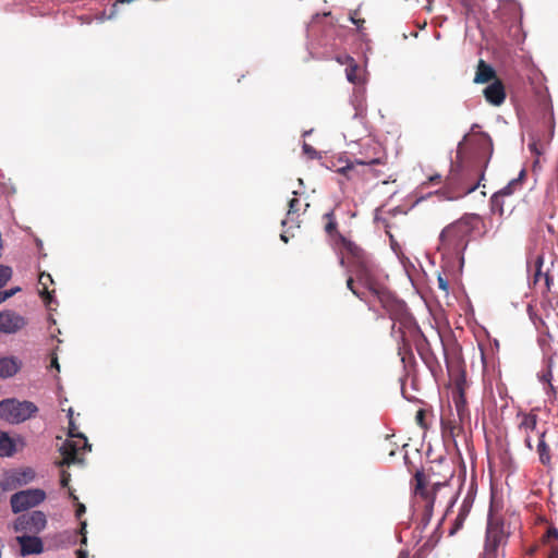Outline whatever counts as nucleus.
<instances>
[{
    "label": "nucleus",
    "mask_w": 558,
    "mask_h": 558,
    "mask_svg": "<svg viewBox=\"0 0 558 558\" xmlns=\"http://www.w3.org/2000/svg\"><path fill=\"white\" fill-rule=\"evenodd\" d=\"M339 240L352 255L353 263L351 269L359 282L369 291L372 302L378 301L395 323L399 322L402 325L411 324L413 317L408 310L407 303L386 288L385 280L388 276L375 264L371 255L349 239L339 235Z\"/></svg>",
    "instance_id": "1"
},
{
    "label": "nucleus",
    "mask_w": 558,
    "mask_h": 558,
    "mask_svg": "<svg viewBox=\"0 0 558 558\" xmlns=\"http://www.w3.org/2000/svg\"><path fill=\"white\" fill-rule=\"evenodd\" d=\"M480 222V216L475 214L465 215L459 220L450 223L439 234L440 245L438 251L442 254L445 269L453 271L452 256L458 257V271L461 272L464 265V252L468 248L470 238Z\"/></svg>",
    "instance_id": "2"
},
{
    "label": "nucleus",
    "mask_w": 558,
    "mask_h": 558,
    "mask_svg": "<svg viewBox=\"0 0 558 558\" xmlns=\"http://www.w3.org/2000/svg\"><path fill=\"white\" fill-rule=\"evenodd\" d=\"M466 137L468 134H465L458 144L457 161L454 162L452 159L450 161V171L446 178V187L437 191V193L442 195L447 201H457L474 192L480 186L481 180L484 179L483 170L464 165L461 159L462 146Z\"/></svg>",
    "instance_id": "3"
},
{
    "label": "nucleus",
    "mask_w": 558,
    "mask_h": 558,
    "mask_svg": "<svg viewBox=\"0 0 558 558\" xmlns=\"http://www.w3.org/2000/svg\"><path fill=\"white\" fill-rule=\"evenodd\" d=\"M38 412L37 405L27 400L7 398L0 401V418L10 424H20Z\"/></svg>",
    "instance_id": "4"
},
{
    "label": "nucleus",
    "mask_w": 558,
    "mask_h": 558,
    "mask_svg": "<svg viewBox=\"0 0 558 558\" xmlns=\"http://www.w3.org/2000/svg\"><path fill=\"white\" fill-rule=\"evenodd\" d=\"M495 19L508 31L509 36L518 38L522 31L523 10L515 0L502 1L494 12Z\"/></svg>",
    "instance_id": "5"
},
{
    "label": "nucleus",
    "mask_w": 558,
    "mask_h": 558,
    "mask_svg": "<svg viewBox=\"0 0 558 558\" xmlns=\"http://www.w3.org/2000/svg\"><path fill=\"white\" fill-rule=\"evenodd\" d=\"M46 492L41 488H27L11 495L10 506L14 514H20L37 507L46 499Z\"/></svg>",
    "instance_id": "6"
},
{
    "label": "nucleus",
    "mask_w": 558,
    "mask_h": 558,
    "mask_svg": "<svg viewBox=\"0 0 558 558\" xmlns=\"http://www.w3.org/2000/svg\"><path fill=\"white\" fill-rule=\"evenodd\" d=\"M415 478V488L414 493L426 500V505L424 508L423 515L421 518V521L417 525V529H420L421 532H423L427 525L429 524L432 517H433V510L435 505V497L429 494V490H427V480L425 476V473L423 470H417L414 474Z\"/></svg>",
    "instance_id": "7"
},
{
    "label": "nucleus",
    "mask_w": 558,
    "mask_h": 558,
    "mask_svg": "<svg viewBox=\"0 0 558 558\" xmlns=\"http://www.w3.org/2000/svg\"><path fill=\"white\" fill-rule=\"evenodd\" d=\"M47 526V517L40 510L20 513L13 522V530L15 532H29L39 534Z\"/></svg>",
    "instance_id": "8"
},
{
    "label": "nucleus",
    "mask_w": 558,
    "mask_h": 558,
    "mask_svg": "<svg viewBox=\"0 0 558 558\" xmlns=\"http://www.w3.org/2000/svg\"><path fill=\"white\" fill-rule=\"evenodd\" d=\"M353 257H351L350 255H347V257L344 255L339 256V265L345 268L347 272L349 274V277L347 279V287L356 298L365 302L368 305L369 310H373L372 295L369 291L359 282L355 274L351 269Z\"/></svg>",
    "instance_id": "9"
},
{
    "label": "nucleus",
    "mask_w": 558,
    "mask_h": 558,
    "mask_svg": "<svg viewBox=\"0 0 558 558\" xmlns=\"http://www.w3.org/2000/svg\"><path fill=\"white\" fill-rule=\"evenodd\" d=\"M505 536L504 524L494 521L490 517L487 520L483 557L496 558L497 549Z\"/></svg>",
    "instance_id": "10"
},
{
    "label": "nucleus",
    "mask_w": 558,
    "mask_h": 558,
    "mask_svg": "<svg viewBox=\"0 0 558 558\" xmlns=\"http://www.w3.org/2000/svg\"><path fill=\"white\" fill-rule=\"evenodd\" d=\"M16 541L20 545V555L22 557L31 556V555H39L44 551V543L43 539L34 535H20L16 537Z\"/></svg>",
    "instance_id": "11"
},
{
    "label": "nucleus",
    "mask_w": 558,
    "mask_h": 558,
    "mask_svg": "<svg viewBox=\"0 0 558 558\" xmlns=\"http://www.w3.org/2000/svg\"><path fill=\"white\" fill-rule=\"evenodd\" d=\"M25 324V318L13 311L0 312V331L3 333H15Z\"/></svg>",
    "instance_id": "12"
},
{
    "label": "nucleus",
    "mask_w": 558,
    "mask_h": 558,
    "mask_svg": "<svg viewBox=\"0 0 558 558\" xmlns=\"http://www.w3.org/2000/svg\"><path fill=\"white\" fill-rule=\"evenodd\" d=\"M484 97L493 106H500L506 99V89L501 81L496 80L484 88Z\"/></svg>",
    "instance_id": "13"
},
{
    "label": "nucleus",
    "mask_w": 558,
    "mask_h": 558,
    "mask_svg": "<svg viewBox=\"0 0 558 558\" xmlns=\"http://www.w3.org/2000/svg\"><path fill=\"white\" fill-rule=\"evenodd\" d=\"M80 450L81 448L75 441L66 440L60 448V453L63 457L61 465L70 466L74 464H82L84 459L78 457Z\"/></svg>",
    "instance_id": "14"
},
{
    "label": "nucleus",
    "mask_w": 558,
    "mask_h": 558,
    "mask_svg": "<svg viewBox=\"0 0 558 558\" xmlns=\"http://www.w3.org/2000/svg\"><path fill=\"white\" fill-rule=\"evenodd\" d=\"M365 87L356 86L354 88L353 95L351 97V105L354 108L353 119H363L366 114V97H365Z\"/></svg>",
    "instance_id": "15"
},
{
    "label": "nucleus",
    "mask_w": 558,
    "mask_h": 558,
    "mask_svg": "<svg viewBox=\"0 0 558 558\" xmlns=\"http://www.w3.org/2000/svg\"><path fill=\"white\" fill-rule=\"evenodd\" d=\"M543 263H544L543 255H537L536 258H535V268L536 269H535V275H534V282H537L538 279L542 276H544L546 289L549 291L551 286L554 284V279H555V276H556L557 266H555V262H553L551 263V268L547 269L543 274V271H542Z\"/></svg>",
    "instance_id": "16"
},
{
    "label": "nucleus",
    "mask_w": 558,
    "mask_h": 558,
    "mask_svg": "<svg viewBox=\"0 0 558 558\" xmlns=\"http://www.w3.org/2000/svg\"><path fill=\"white\" fill-rule=\"evenodd\" d=\"M22 367L20 359L14 356L0 357V378L13 377Z\"/></svg>",
    "instance_id": "17"
},
{
    "label": "nucleus",
    "mask_w": 558,
    "mask_h": 558,
    "mask_svg": "<svg viewBox=\"0 0 558 558\" xmlns=\"http://www.w3.org/2000/svg\"><path fill=\"white\" fill-rule=\"evenodd\" d=\"M52 277L50 274L43 271L39 275L38 283L41 286V289L39 290V295L45 302L46 306L51 308L52 304H57V299L52 292L48 291V283H52Z\"/></svg>",
    "instance_id": "18"
},
{
    "label": "nucleus",
    "mask_w": 558,
    "mask_h": 558,
    "mask_svg": "<svg viewBox=\"0 0 558 558\" xmlns=\"http://www.w3.org/2000/svg\"><path fill=\"white\" fill-rule=\"evenodd\" d=\"M325 231L328 235L333 238L335 246H336V250L338 251L339 256L344 255V253H345L347 255H350L352 257V255L348 252V250L345 248L343 243L339 240V235L344 239H347V238L337 231V221L336 220L328 221L325 226Z\"/></svg>",
    "instance_id": "19"
},
{
    "label": "nucleus",
    "mask_w": 558,
    "mask_h": 558,
    "mask_svg": "<svg viewBox=\"0 0 558 558\" xmlns=\"http://www.w3.org/2000/svg\"><path fill=\"white\" fill-rule=\"evenodd\" d=\"M453 403L456 407L457 414L460 420L463 418L465 415L468 408H466V398L464 393V389L461 383L457 384L456 390L453 391Z\"/></svg>",
    "instance_id": "20"
},
{
    "label": "nucleus",
    "mask_w": 558,
    "mask_h": 558,
    "mask_svg": "<svg viewBox=\"0 0 558 558\" xmlns=\"http://www.w3.org/2000/svg\"><path fill=\"white\" fill-rule=\"evenodd\" d=\"M495 75V70L486 64L483 60L480 61L478 70L475 74L474 82L477 84H484L489 82Z\"/></svg>",
    "instance_id": "21"
},
{
    "label": "nucleus",
    "mask_w": 558,
    "mask_h": 558,
    "mask_svg": "<svg viewBox=\"0 0 558 558\" xmlns=\"http://www.w3.org/2000/svg\"><path fill=\"white\" fill-rule=\"evenodd\" d=\"M543 369L537 373V378L543 384H549L553 380L554 360L547 356L543 360Z\"/></svg>",
    "instance_id": "22"
},
{
    "label": "nucleus",
    "mask_w": 558,
    "mask_h": 558,
    "mask_svg": "<svg viewBox=\"0 0 558 558\" xmlns=\"http://www.w3.org/2000/svg\"><path fill=\"white\" fill-rule=\"evenodd\" d=\"M15 442L8 434H0V456L11 457L15 452Z\"/></svg>",
    "instance_id": "23"
},
{
    "label": "nucleus",
    "mask_w": 558,
    "mask_h": 558,
    "mask_svg": "<svg viewBox=\"0 0 558 558\" xmlns=\"http://www.w3.org/2000/svg\"><path fill=\"white\" fill-rule=\"evenodd\" d=\"M522 415V421L519 424L520 429L534 430L537 426V415L533 413H518Z\"/></svg>",
    "instance_id": "24"
},
{
    "label": "nucleus",
    "mask_w": 558,
    "mask_h": 558,
    "mask_svg": "<svg viewBox=\"0 0 558 558\" xmlns=\"http://www.w3.org/2000/svg\"><path fill=\"white\" fill-rule=\"evenodd\" d=\"M72 414H73V410L72 409H69V417H70V421H69V436L70 437H77V438H81L83 440V449L87 450V451H90L92 450V445L88 442L86 436L82 433H76L74 434V429L76 428L75 427V424L73 423L72 421Z\"/></svg>",
    "instance_id": "25"
},
{
    "label": "nucleus",
    "mask_w": 558,
    "mask_h": 558,
    "mask_svg": "<svg viewBox=\"0 0 558 558\" xmlns=\"http://www.w3.org/2000/svg\"><path fill=\"white\" fill-rule=\"evenodd\" d=\"M537 453L542 464L548 465L550 463L549 446L544 439H538Z\"/></svg>",
    "instance_id": "26"
},
{
    "label": "nucleus",
    "mask_w": 558,
    "mask_h": 558,
    "mask_svg": "<svg viewBox=\"0 0 558 558\" xmlns=\"http://www.w3.org/2000/svg\"><path fill=\"white\" fill-rule=\"evenodd\" d=\"M345 61L349 63L348 68L345 69L347 80L350 83L355 84L356 81H357L356 71H357L359 65L356 64L354 59L352 57H350V56H345Z\"/></svg>",
    "instance_id": "27"
},
{
    "label": "nucleus",
    "mask_w": 558,
    "mask_h": 558,
    "mask_svg": "<svg viewBox=\"0 0 558 558\" xmlns=\"http://www.w3.org/2000/svg\"><path fill=\"white\" fill-rule=\"evenodd\" d=\"M469 513V508L466 507L465 502L460 508L459 514L457 515L453 526L450 529L449 534L453 535L458 530H460L463 525V522L465 520V517Z\"/></svg>",
    "instance_id": "28"
},
{
    "label": "nucleus",
    "mask_w": 558,
    "mask_h": 558,
    "mask_svg": "<svg viewBox=\"0 0 558 558\" xmlns=\"http://www.w3.org/2000/svg\"><path fill=\"white\" fill-rule=\"evenodd\" d=\"M490 209L494 214H504V196H501L498 192H495L490 197Z\"/></svg>",
    "instance_id": "29"
},
{
    "label": "nucleus",
    "mask_w": 558,
    "mask_h": 558,
    "mask_svg": "<svg viewBox=\"0 0 558 558\" xmlns=\"http://www.w3.org/2000/svg\"><path fill=\"white\" fill-rule=\"evenodd\" d=\"M35 477V472L33 469L31 468H27L25 470H23L19 476L16 477V481L19 484H27L29 483L31 481H33Z\"/></svg>",
    "instance_id": "30"
},
{
    "label": "nucleus",
    "mask_w": 558,
    "mask_h": 558,
    "mask_svg": "<svg viewBox=\"0 0 558 558\" xmlns=\"http://www.w3.org/2000/svg\"><path fill=\"white\" fill-rule=\"evenodd\" d=\"M12 277V268L0 265V289L3 288Z\"/></svg>",
    "instance_id": "31"
},
{
    "label": "nucleus",
    "mask_w": 558,
    "mask_h": 558,
    "mask_svg": "<svg viewBox=\"0 0 558 558\" xmlns=\"http://www.w3.org/2000/svg\"><path fill=\"white\" fill-rule=\"evenodd\" d=\"M519 187V180H511L509 183L497 191L501 196H509L511 195Z\"/></svg>",
    "instance_id": "32"
},
{
    "label": "nucleus",
    "mask_w": 558,
    "mask_h": 558,
    "mask_svg": "<svg viewBox=\"0 0 558 558\" xmlns=\"http://www.w3.org/2000/svg\"><path fill=\"white\" fill-rule=\"evenodd\" d=\"M302 149H303V153L305 155H307V157L310 159H316V158H319V153L313 147L311 146L310 144H307L306 142L303 143L302 145Z\"/></svg>",
    "instance_id": "33"
},
{
    "label": "nucleus",
    "mask_w": 558,
    "mask_h": 558,
    "mask_svg": "<svg viewBox=\"0 0 558 558\" xmlns=\"http://www.w3.org/2000/svg\"><path fill=\"white\" fill-rule=\"evenodd\" d=\"M70 497L76 501L75 517L80 519L86 512V507L84 504L77 501V497L73 493H70Z\"/></svg>",
    "instance_id": "34"
},
{
    "label": "nucleus",
    "mask_w": 558,
    "mask_h": 558,
    "mask_svg": "<svg viewBox=\"0 0 558 558\" xmlns=\"http://www.w3.org/2000/svg\"><path fill=\"white\" fill-rule=\"evenodd\" d=\"M546 542L558 541V529L549 526L544 535Z\"/></svg>",
    "instance_id": "35"
},
{
    "label": "nucleus",
    "mask_w": 558,
    "mask_h": 558,
    "mask_svg": "<svg viewBox=\"0 0 558 558\" xmlns=\"http://www.w3.org/2000/svg\"><path fill=\"white\" fill-rule=\"evenodd\" d=\"M438 288L445 292H448L449 290V281L448 279L442 275L438 274L437 277Z\"/></svg>",
    "instance_id": "36"
},
{
    "label": "nucleus",
    "mask_w": 558,
    "mask_h": 558,
    "mask_svg": "<svg viewBox=\"0 0 558 558\" xmlns=\"http://www.w3.org/2000/svg\"><path fill=\"white\" fill-rule=\"evenodd\" d=\"M20 291H21L20 287H13L11 289L1 291V295L3 298V301H7L8 299L12 298L13 295H15Z\"/></svg>",
    "instance_id": "37"
},
{
    "label": "nucleus",
    "mask_w": 558,
    "mask_h": 558,
    "mask_svg": "<svg viewBox=\"0 0 558 558\" xmlns=\"http://www.w3.org/2000/svg\"><path fill=\"white\" fill-rule=\"evenodd\" d=\"M357 11L350 12L349 20L352 24L356 25L357 28H361L364 20L363 19H356Z\"/></svg>",
    "instance_id": "38"
},
{
    "label": "nucleus",
    "mask_w": 558,
    "mask_h": 558,
    "mask_svg": "<svg viewBox=\"0 0 558 558\" xmlns=\"http://www.w3.org/2000/svg\"><path fill=\"white\" fill-rule=\"evenodd\" d=\"M300 202L298 198H292L290 202H289V210H288V216L290 215H293L295 213H298Z\"/></svg>",
    "instance_id": "39"
},
{
    "label": "nucleus",
    "mask_w": 558,
    "mask_h": 558,
    "mask_svg": "<svg viewBox=\"0 0 558 558\" xmlns=\"http://www.w3.org/2000/svg\"><path fill=\"white\" fill-rule=\"evenodd\" d=\"M51 369L54 368L57 372H60V364L58 361V356L56 352H52L50 355V366Z\"/></svg>",
    "instance_id": "40"
},
{
    "label": "nucleus",
    "mask_w": 558,
    "mask_h": 558,
    "mask_svg": "<svg viewBox=\"0 0 558 558\" xmlns=\"http://www.w3.org/2000/svg\"><path fill=\"white\" fill-rule=\"evenodd\" d=\"M415 420L417 424L422 427H425V412L424 410H418L415 415Z\"/></svg>",
    "instance_id": "41"
},
{
    "label": "nucleus",
    "mask_w": 558,
    "mask_h": 558,
    "mask_svg": "<svg viewBox=\"0 0 558 558\" xmlns=\"http://www.w3.org/2000/svg\"><path fill=\"white\" fill-rule=\"evenodd\" d=\"M355 162L357 165H362V166H373V165H378L380 162V160L378 158H373V159H369V160L356 159Z\"/></svg>",
    "instance_id": "42"
},
{
    "label": "nucleus",
    "mask_w": 558,
    "mask_h": 558,
    "mask_svg": "<svg viewBox=\"0 0 558 558\" xmlns=\"http://www.w3.org/2000/svg\"><path fill=\"white\" fill-rule=\"evenodd\" d=\"M527 147L531 150V153H533L537 156L542 154L537 147V142L534 138H532V141L529 143Z\"/></svg>",
    "instance_id": "43"
},
{
    "label": "nucleus",
    "mask_w": 558,
    "mask_h": 558,
    "mask_svg": "<svg viewBox=\"0 0 558 558\" xmlns=\"http://www.w3.org/2000/svg\"><path fill=\"white\" fill-rule=\"evenodd\" d=\"M69 482H70V474L66 473L65 471H63L61 473V480H60L61 486L66 487L69 485Z\"/></svg>",
    "instance_id": "44"
},
{
    "label": "nucleus",
    "mask_w": 558,
    "mask_h": 558,
    "mask_svg": "<svg viewBox=\"0 0 558 558\" xmlns=\"http://www.w3.org/2000/svg\"><path fill=\"white\" fill-rule=\"evenodd\" d=\"M544 391L546 395H555L556 393V387L549 381V384H544Z\"/></svg>",
    "instance_id": "45"
},
{
    "label": "nucleus",
    "mask_w": 558,
    "mask_h": 558,
    "mask_svg": "<svg viewBox=\"0 0 558 558\" xmlns=\"http://www.w3.org/2000/svg\"><path fill=\"white\" fill-rule=\"evenodd\" d=\"M444 486L442 483L437 482L432 485V492L429 494L436 498L437 492Z\"/></svg>",
    "instance_id": "46"
},
{
    "label": "nucleus",
    "mask_w": 558,
    "mask_h": 558,
    "mask_svg": "<svg viewBox=\"0 0 558 558\" xmlns=\"http://www.w3.org/2000/svg\"><path fill=\"white\" fill-rule=\"evenodd\" d=\"M353 169V163H348L347 166L338 169V172L344 175H348L349 171Z\"/></svg>",
    "instance_id": "47"
},
{
    "label": "nucleus",
    "mask_w": 558,
    "mask_h": 558,
    "mask_svg": "<svg viewBox=\"0 0 558 558\" xmlns=\"http://www.w3.org/2000/svg\"><path fill=\"white\" fill-rule=\"evenodd\" d=\"M86 527H87V523L86 521H81L80 522V529L75 532V534H81V535H86Z\"/></svg>",
    "instance_id": "48"
},
{
    "label": "nucleus",
    "mask_w": 558,
    "mask_h": 558,
    "mask_svg": "<svg viewBox=\"0 0 558 558\" xmlns=\"http://www.w3.org/2000/svg\"><path fill=\"white\" fill-rule=\"evenodd\" d=\"M525 174H526L525 170H524V169H522V170L520 171L519 175H518L517 178H514V179H513V180H519V187L522 185V181H523V179L525 178Z\"/></svg>",
    "instance_id": "49"
},
{
    "label": "nucleus",
    "mask_w": 558,
    "mask_h": 558,
    "mask_svg": "<svg viewBox=\"0 0 558 558\" xmlns=\"http://www.w3.org/2000/svg\"><path fill=\"white\" fill-rule=\"evenodd\" d=\"M440 180H441V175L438 173L429 177V182H432V183H438V182H440Z\"/></svg>",
    "instance_id": "50"
},
{
    "label": "nucleus",
    "mask_w": 558,
    "mask_h": 558,
    "mask_svg": "<svg viewBox=\"0 0 558 558\" xmlns=\"http://www.w3.org/2000/svg\"><path fill=\"white\" fill-rule=\"evenodd\" d=\"M76 556H77V558H87V551L84 549H77Z\"/></svg>",
    "instance_id": "51"
},
{
    "label": "nucleus",
    "mask_w": 558,
    "mask_h": 558,
    "mask_svg": "<svg viewBox=\"0 0 558 558\" xmlns=\"http://www.w3.org/2000/svg\"><path fill=\"white\" fill-rule=\"evenodd\" d=\"M324 218H325V219H327L328 221H330V220H336V219H335V215H333V210H330V211L326 213V214L324 215Z\"/></svg>",
    "instance_id": "52"
},
{
    "label": "nucleus",
    "mask_w": 558,
    "mask_h": 558,
    "mask_svg": "<svg viewBox=\"0 0 558 558\" xmlns=\"http://www.w3.org/2000/svg\"><path fill=\"white\" fill-rule=\"evenodd\" d=\"M35 241H36V245H37V247H38V250H39V254H40L41 256H46V254H45V253H41V250H43V241H41L40 239H36Z\"/></svg>",
    "instance_id": "53"
},
{
    "label": "nucleus",
    "mask_w": 558,
    "mask_h": 558,
    "mask_svg": "<svg viewBox=\"0 0 558 558\" xmlns=\"http://www.w3.org/2000/svg\"><path fill=\"white\" fill-rule=\"evenodd\" d=\"M524 442H525V446H526L530 450L533 448V446H532V439H531V437H530V436H526V437H525Z\"/></svg>",
    "instance_id": "54"
},
{
    "label": "nucleus",
    "mask_w": 558,
    "mask_h": 558,
    "mask_svg": "<svg viewBox=\"0 0 558 558\" xmlns=\"http://www.w3.org/2000/svg\"><path fill=\"white\" fill-rule=\"evenodd\" d=\"M433 546H434V544H433L432 539H428L423 545V548H432Z\"/></svg>",
    "instance_id": "55"
},
{
    "label": "nucleus",
    "mask_w": 558,
    "mask_h": 558,
    "mask_svg": "<svg viewBox=\"0 0 558 558\" xmlns=\"http://www.w3.org/2000/svg\"><path fill=\"white\" fill-rule=\"evenodd\" d=\"M80 543H81V545H84V546L87 545V536L85 534L82 535V538H81Z\"/></svg>",
    "instance_id": "56"
},
{
    "label": "nucleus",
    "mask_w": 558,
    "mask_h": 558,
    "mask_svg": "<svg viewBox=\"0 0 558 558\" xmlns=\"http://www.w3.org/2000/svg\"><path fill=\"white\" fill-rule=\"evenodd\" d=\"M548 558H558V549H554Z\"/></svg>",
    "instance_id": "57"
},
{
    "label": "nucleus",
    "mask_w": 558,
    "mask_h": 558,
    "mask_svg": "<svg viewBox=\"0 0 558 558\" xmlns=\"http://www.w3.org/2000/svg\"><path fill=\"white\" fill-rule=\"evenodd\" d=\"M280 239L281 241H283L284 243H287L289 241L288 236L286 235V233H281L280 234Z\"/></svg>",
    "instance_id": "58"
},
{
    "label": "nucleus",
    "mask_w": 558,
    "mask_h": 558,
    "mask_svg": "<svg viewBox=\"0 0 558 558\" xmlns=\"http://www.w3.org/2000/svg\"><path fill=\"white\" fill-rule=\"evenodd\" d=\"M414 330H415L416 333H418L421 337H423V333H422L420 327L416 324L414 325Z\"/></svg>",
    "instance_id": "59"
},
{
    "label": "nucleus",
    "mask_w": 558,
    "mask_h": 558,
    "mask_svg": "<svg viewBox=\"0 0 558 558\" xmlns=\"http://www.w3.org/2000/svg\"><path fill=\"white\" fill-rule=\"evenodd\" d=\"M545 436H546V430H543L542 433L538 434V439L545 440Z\"/></svg>",
    "instance_id": "60"
},
{
    "label": "nucleus",
    "mask_w": 558,
    "mask_h": 558,
    "mask_svg": "<svg viewBox=\"0 0 558 558\" xmlns=\"http://www.w3.org/2000/svg\"><path fill=\"white\" fill-rule=\"evenodd\" d=\"M312 132H313V130L305 131V132L303 133V136H304V137H305V136H308L310 134H312Z\"/></svg>",
    "instance_id": "61"
},
{
    "label": "nucleus",
    "mask_w": 558,
    "mask_h": 558,
    "mask_svg": "<svg viewBox=\"0 0 558 558\" xmlns=\"http://www.w3.org/2000/svg\"><path fill=\"white\" fill-rule=\"evenodd\" d=\"M485 137H486V141L488 142V144L492 146L493 145L492 138L487 134L485 135Z\"/></svg>",
    "instance_id": "62"
},
{
    "label": "nucleus",
    "mask_w": 558,
    "mask_h": 558,
    "mask_svg": "<svg viewBox=\"0 0 558 558\" xmlns=\"http://www.w3.org/2000/svg\"><path fill=\"white\" fill-rule=\"evenodd\" d=\"M397 558H407V555L402 551L399 554V556Z\"/></svg>",
    "instance_id": "63"
},
{
    "label": "nucleus",
    "mask_w": 558,
    "mask_h": 558,
    "mask_svg": "<svg viewBox=\"0 0 558 558\" xmlns=\"http://www.w3.org/2000/svg\"><path fill=\"white\" fill-rule=\"evenodd\" d=\"M555 266H557V269H556V276H558V260L555 262Z\"/></svg>",
    "instance_id": "64"
}]
</instances>
